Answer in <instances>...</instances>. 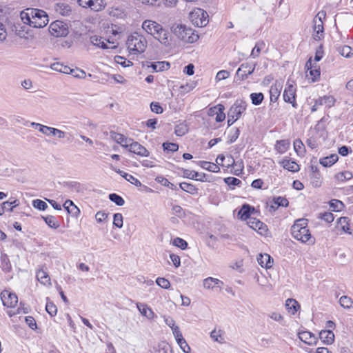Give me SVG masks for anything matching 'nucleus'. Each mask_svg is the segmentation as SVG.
Masks as SVG:
<instances>
[{
	"instance_id": "1",
	"label": "nucleus",
	"mask_w": 353,
	"mask_h": 353,
	"mask_svg": "<svg viewBox=\"0 0 353 353\" xmlns=\"http://www.w3.org/2000/svg\"><path fill=\"white\" fill-rule=\"evenodd\" d=\"M142 28L148 34L158 40L162 45L165 46L170 45V34L169 31L164 28L160 23L152 20L147 19L143 22Z\"/></svg>"
},
{
	"instance_id": "2",
	"label": "nucleus",
	"mask_w": 353,
	"mask_h": 353,
	"mask_svg": "<svg viewBox=\"0 0 353 353\" xmlns=\"http://www.w3.org/2000/svg\"><path fill=\"white\" fill-rule=\"evenodd\" d=\"M291 234L296 240L303 243L313 245L315 243V238L311 235L306 219L296 220L291 228Z\"/></svg>"
},
{
	"instance_id": "3",
	"label": "nucleus",
	"mask_w": 353,
	"mask_h": 353,
	"mask_svg": "<svg viewBox=\"0 0 353 353\" xmlns=\"http://www.w3.org/2000/svg\"><path fill=\"white\" fill-rule=\"evenodd\" d=\"M126 46L130 54H138L145 52L148 46V41L143 35L134 32L128 36Z\"/></svg>"
},
{
	"instance_id": "4",
	"label": "nucleus",
	"mask_w": 353,
	"mask_h": 353,
	"mask_svg": "<svg viewBox=\"0 0 353 353\" xmlns=\"http://www.w3.org/2000/svg\"><path fill=\"white\" fill-rule=\"evenodd\" d=\"M173 32L178 39L185 43H192L199 39L198 34L192 28L182 24L174 27Z\"/></svg>"
},
{
	"instance_id": "5",
	"label": "nucleus",
	"mask_w": 353,
	"mask_h": 353,
	"mask_svg": "<svg viewBox=\"0 0 353 353\" xmlns=\"http://www.w3.org/2000/svg\"><path fill=\"white\" fill-rule=\"evenodd\" d=\"M192 23L198 27H204L208 23V14L201 8H195L190 13Z\"/></svg>"
},
{
	"instance_id": "6",
	"label": "nucleus",
	"mask_w": 353,
	"mask_h": 353,
	"mask_svg": "<svg viewBox=\"0 0 353 353\" xmlns=\"http://www.w3.org/2000/svg\"><path fill=\"white\" fill-rule=\"evenodd\" d=\"M30 14V18L32 19L31 26L34 28H43L48 23V17L46 12L43 10L32 8V11Z\"/></svg>"
},
{
	"instance_id": "7",
	"label": "nucleus",
	"mask_w": 353,
	"mask_h": 353,
	"mask_svg": "<svg viewBox=\"0 0 353 353\" xmlns=\"http://www.w3.org/2000/svg\"><path fill=\"white\" fill-rule=\"evenodd\" d=\"M325 12L323 11L319 12L313 20L314 23V34L313 38L315 40H320L324 37V28L323 19L325 17Z\"/></svg>"
},
{
	"instance_id": "8",
	"label": "nucleus",
	"mask_w": 353,
	"mask_h": 353,
	"mask_svg": "<svg viewBox=\"0 0 353 353\" xmlns=\"http://www.w3.org/2000/svg\"><path fill=\"white\" fill-rule=\"evenodd\" d=\"M49 32L55 37H66L69 33L68 25L59 20L52 22L50 25Z\"/></svg>"
},
{
	"instance_id": "9",
	"label": "nucleus",
	"mask_w": 353,
	"mask_h": 353,
	"mask_svg": "<svg viewBox=\"0 0 353 353\" xmlns=\"http://www.w3.org/2000/svg\"><path fill=\"white\" fill-rule=\"evenodd\" d=\"M90 41L94 46L102 49H115L118 46V43L114 40H106L97 35L90 37Z\"/></svg>"
},
{
	"instance_id": "10",
	"label": "nucleus",
	"mask_w": 353,
	"mask_h": 353,
	"mask_svg": "<svg viewBox=\"0 0 353 353\" xmlns=\"http://www.w3.org/2000/svg\"><path fill=\"white\" fill-rule=\"evenodd\" d=\"M306 77L312 82H315L320 78V68L316 63H312V57H310L305 63Z\"/></svg>"
},
{
	"instance_id": "11",
	"label": "nucleus",
	"mask_w": 353,
	"mask_h": 353,
	"mask_svg": "<svg viewBox=\"0 0 353 353\" xmlns=\"http://www.w3.org/2000/svg\"><path fill=\"white\" fill-rule=\"evenodd\" d=\"M336 99L333 96L325 95L323 97H319L314 100V103L311 108V111L314 112L319 109L320 106L325 105V108H330L334 105Z\"/></svg>"
},
{
	"instance_id": "12",
	"label": "nucleus",
	"mask_w": 353,
	"mask_h": 353,
	"mask_svg": "<svg viewBox=\"0 0 353 353\" xmlns=\"http://www.w3.org/2000/svg\"><path fill=\"white\" fill-rule=\"evenodd\" d=\"M283 99L285 102L290 103L294 108L297 107L296 103V88L292 83H288L284 92Z\"/></svg>"
},
{
	"instance_id": "13",
	"label": "nucleus",
	"mask_w": 353,
	"mask_h": 353,
	"mask_svg": "<svg viewBox=\"0 0 353 353\" xmlns=\"http://www.w3.org/2000/svg\"><path fill=\"white\" fill-rule=\"evenodd\" d=\"M246 101L242 99H237L234 103L230 107L229 112L234 117L239 119L241 115L245 112L247 108Z\"/></svg>"
},
{
	"instance_id": "14",
	"label": "nucleus",
	"mask_w": 353,
	"mask_h": 353,
	"mask_svg": "<svg viewBox=\"0 0 353 353\" xmlns=\"http://www.w3.org/2000/svg\"><path fill=\"white\" fill-rule=\"evenodd\" d=\"M1 299L4 306L14 307L18 303V297L14 293L4 290L1 293Z\"/></svg>"
},
{
	"instance_id": "15",
	"label": "nucleus",
	"mask_w": 353,
	"mask_h": 353,
	"mask_svg": "<svg viewBox=\"0 0 353 353\" xmlns=\"http://www.w3.org/2000/svg\"><path fill=\"white\" fill-rule=\"evenodd\" d=\"M254 69L255 65H252L248 63H243L237 70L236 74L237 77L243 81L248 78V75L254 72Z\"/></svg>"
},
{
	"instance_id": "16",
	"label": "nucleus",
	"mask_w": 353,
	"mask_h": 353,
	"mask_svg": "<svg viewBox=\"0 0 353 353\" xmlns=\"http://www.w3.org/2000/svg\"><path fill=\"white\" fill-rule=\"evenodd\" d=\"M128 149L130 152H133L141 157H147L150 155L149 151L144 146L133 140H132V143L130 144Z\"/></svg>"
},
{
	"instance_id": "17",
	"label": "nucleus",
	"mask_w": 353,
	"mask_h": 353,
	"mask_svg": "<svg viewBox=\"0 0 353 353\" xmlns=\"http://www.w3.org/2000/svg\"><path fill=\"white\" fill-rule=\"evenodd\" d=\"M137 307L141 314L148 320H153L157 316L152 309L144 303H137Z\"/></svg>"
},
{
	"instance_id": "18",
	"label": "nucleus",
	"mask_w": 353,
	"mask_h": 353,
	"mask_svg": "<svg viewBox=\"0 0 353 353\" xmlns=\"http://www.w3.org/2000/svg\"><path fill=\"white\" fill-rule=\"evenodd\" d=\"M247 223L250 228L257 231L261 235L265 234L268 230L267 226L256 218L249 219Z\"/></svg>"
},
{
	"instance_id": "19",
	"label": "nucleus",
	"mask_w": 353,
	"mask_h": 353,
	"mask_svg": "<svg viewBox=\"0 0 353 353\" xmlns=\"http://www.w3.org/2000/svg\"><path fill=\"white\" fill-rule=\"evenodd\" d=\"M223 285V281L210 276L203 281V287L207 290H214L216 288H222Z\"/></svg>"
},
{
	"instance_id": "20",
	"label": "nucleus",
	"mask_w": 353,
	"mask_h": 353,
	"mask_svg": "<svg viewBox=\"0 0 353 353\" xmlns=\"http://www.w3.org/2000/svg\"><path fill=\"white\" fill-rule=\"evenodd\" d=\"M299 339L309 345H316L317 343V338L310 332L303 331L298 333Z\"/></svg>"
},
{
	"instance_id": "21",
	"label": "nucleus",
	"mask_w": 353,
	"mask_h": 353,
	"mask_svg": "<svg viewBox=\"0 0 353 353\" xmlns=\"http://www.w3.org/2000/svg\"><path fill=\"white\" fill-rule=\"evenodd\" d=\"M36 278L38 281L46 286H51V280L48 272L43 270V267L39 268L36 272Z\"/></svg>"
},
{
	"instance_id": "22",
	"label": "nucleus",
	"mask_w": 353,
	"mask_h": 353,
	"mask_svg": "<svg viewBox=\"0 0 353 353\" xmlns=\"http://www.w3.org/2000/svg\"><path fill=\"white\" fill-rule=\"evenodd\" d=\"M43 129V134L47 137H57L61 139L65 138L66 135V132L55 128L46 125Z\"/></svg>"
},
{
	"instance_id": "23",
	"label": "nucleus",
	"mask_w": 353,
	"mask_h": 353,
	"mask_svg": "<svg viewBox=\"0 0 353 353\" xmlns=\"http://www.w3.org/2000/svg\"><path fill=\"white\" fill-rule=\"evenodd\" d=\"M112 139L120 144L122 147L128 148L130 144L132 143V139L125 137L123 134L117 132H111Z\"/></svg>"
},
{
	"instance_id": "24",
	"label": "nucleus",
	"mask_w": 353,
	"mask_h": 353,
	"mask_svg": "<svg viewBox=\"0 0 353 353\" xmlns=\"http://www.w3.org/2000/svg\"><path fill=\"white\" fill-rule=\"evenodd\" d=\"M257 261L262 268H270L272 266L273 259L268 254H260L257 256Z\"/></svg>"
},
{
	"instance_id": "25",
	"label": "nucleus",
	"mask_w": 353,
	"mask_h": 353,
	"mask_svg": "<svg viewBox=\"0 0 353 353\" xmlns=\"http://www.w3.org/2000/svg\"><path fill=\"white\" fill-rule=\"evenodd\" d=\"M319 338L322 342L327 345H331L334 341V334L331 330H321Z\"/></svg>"
},
{
	"instance_id": "26",
	"label": "nucleus",
	"mask_w": 353,
	"mask_h": 353,
	"mask_svg": "<svg viewBox=\"0 0 353 353\" xmlns=\"http://www.w3.org/2000/svg\"><path fill=\"white\" fill-rule=\"evenodd\" d=\"M279 163L284 169L292 172H298L300 170L299 165L295 161L290 159H284Z\"/></svg>"
},
{
	"instance_id": "27",
	"label": "nucleus",
	"mask_w": 353,
	"mask_h": 353,
	"mask_svg": "<svg viewBox=\"0 0 353 353\" xmlns=\"http://www.w3.org/2000/svg\"><path fill=\"white\" fill-rule=\"evenodd\" d=\"M282 90V85L280 83L276 82L272 85L270 89V101L276 102L280 96Z\"/></svg>"
},
{
	"instance_id": "28",
	"label": "nucleus",
	"mask_w": 353,
	"mask_h": 353,
	"mask_svg": "<svg viewBox=\"0 0 353 353\" xmlns=\"http://www.w3.org/2000/svg\"><path fill=\"white\" fill-rule=\"evenodd\" d=\"M63 206L68 213L72 214L73 216L77 217L80 214V210L71 200H66Z\"/></svg>"
},
{
	"instance_id": "29",
	"label": "nucleus",
	"mask_w": 353,
	"mask_h": 353,
	"mask_svg": "<svg viewBox=\"0 0 353 353\" xmlns=\"http://www.w3.org/2000/svg\"><path fill=\"white\" fill-rule=\"evenodd\" d=\"M224 105L221 104H219L216 106L210 109L211 114H216V121L217 122L223 121L225 118V114L224 113Z\"/></svg>"
},
{
	"instance_id": "30",
	"label": "nucleus",
	"mask_w": 353,
	"mask_h": 353,
	"mask_svg": "<svg viewBox=\"0 0 353 353\" xmlns=\"http://www.w3.org/2000/svg\"><path fill=\"white\" fill-rule=\"evenodd\" d=\"M339 159L338 154H332L330 156L320 159L319 163L324 167H330L334 165Z\"/></svg>"
},
{
	"instance_id": "31",
	"label": "nucleus",
	"mask_w": 353,
	"mask_h": 353,
	"mask_svg": "<svg viewBox=\"0 0 353 353\" xmlns=\"http://www.w3.org/2000/svg\"><path fill=\"white\" fill-rule=\"evenodd\" d=\"M285 307L288 311L291 314H294L297 310L299 309L300 305L299 303L293 299H288L285 302Z\"/></svg>"
},
{
	"instance_id": "32",
	"label": "nucleus",
	"mask_w": 353,
	"mask_h": 353,
	"mask_svg": "<svg viewBox=\"0 0 353 353\" xmlns=\"http://www.w3.org/2000/svg\"><path fill=\"white\" fill-rule=\"evenodd\" d=\"M290 145V142L289 140H280L276 141L275 149L279 153L283 154L289 149Z\"/></svg>"
},
{
	"instance_id": "33",
	"label": "nucleus",
	"mask_w": 353,
	"mask_h": 353,
	"mask_svg": "<svg viewBox=\"0 0 353 353\" xmlns=\"http://www.w3.org/2000/svg\"><path fill=\"white\" fill-rule=\"evenodd\" d=\"M200 166L206 170L212 172L217 173L220 172V168L216 163L208 162V161H199Z\"/></svg>"
},
{
	"instance_id": "34",
	"label": "nucleus",
	"mask_w": 353,
	"mask_h": 353,
	"mask_svg": "<svg viewBox=\"0 0 353 353\" xmlns=\"http://www.w3.org/2000/svg\"><path fill=\"white\" fill-rule=\"evenodd\" d=\"M55 10L63 16H68L71 12V8L69 5L65 3H59L55 6Z\"/></svg>"
},
{
	"instance_id": "35",
	"label": "nucleus",
	"mask_w": 353,
	"mask_h": 353,
	"mask_svg": "<svg viewBox=\"0 0 353 353\" xmlns=\"http://www.w3.org/2000/svg\"><path fill=\"white\" fill-rule=\"evenodd\" d=\"M352 173L350 171H343L335 174L334 179L338 183H343L352 178Z\"/></svg>"
},
{
	"instance_id": "36",
	"label": "nucleus",
	"mask_w": 353,
	"mask_h": 353,
	"mask_svg": "<svg viewBox=\"0 0 353 353\" xmlns=\"http://www.w3.org/2000/svg\"><path fill=\"white\" fill-rule=\"evenodd\" d=\"M273 204L274 205H272L270 208L275 210L279 206L287 207L289 204V202L286 198L278 196L273 199Z\"/></svg>"
},
{
	"instance_id": "37",
	"label": "nucleus",
	"mask_w": 353,
	"mask_h": 353,
	"mask_svg": "<svg viewBox=\"0 0 353 353\" xmlns=\"http://www.w3.org/2000/svg\"><path fill=\"white\" fill-rule=\"evenodd\" d=\"M170 64L167 61H158L151 65V68L154 72H161L170 68Z\"/></svg>"
},
{
	"instance_id": "38",
	"label": "nucleus",
	"mask_w": 353,
	"mask_h": 353,
	"mask_svg": "<svg viewBox=\"0 0 353 353\" xmlns=\"http://www.w3.org/2000/svg\"><path fill=\"white\" fill-rule=\"evenodd\" d=\"M251 207L249 205L245 204L242 206L241 210L239 212V216L241 217L242 220H249L251 219L250 217L251 212Z\"/></svg>"
},
{
	"instance_id": "39",
	"label": "nucleus",
	"mask_w": 353,
	"mask_h": 353,
	"mask_svg": "<svg viewBox=\"0 0 353 353\" xmlns=\"http://www.w3.org/2000/svg\"><path fill=\"white\" fill-rule=\"evenodd\" d=\"M339 226L341 228V229L349 234H352V232L350 231V223H349V219L347 217H341L339 218L338 221Z\"/></svg>"
},
{
	"instance_id": "40",
	"label": "nucleus",
	"mask_w": 353,
	"mask_h": 353,
	"mask_svg": "<svg viewBox=\"0 0 353 353\" xmlns=\"http://www.w3.org/2000/svg\"><path fill=\"white\" fill-rule=\"evenodd\" d=\"M8 204H13V206L8 209L9 211L12 212L13 208L19 205V202L18 200L14 199L13 201H5L2 204H0V215H3L4 214L6 210L7 209V205Z\"/></svg>"
},
{
	"instance_id": "41",
	"label": "nucleus",
	"mask_w": 353,
	"mask_h": 353,
	"mask_svg": "<svg viewBox=\"0 0 353 353\" xmlns=\"http://www.w3.org/2000/svg\"><path fill=\"white\" fill-rule=\"evenodd\" d=\"M339 303L341 307L345 309H350L353 306L352 299L347 296H342L339 299Z\"/></svg>"
},
{
	"instance_id": "42",
	"label": "nucleus",
	"mask_w": 353,
	"mask_h": 353,
	"mask_svg": "<svg viewBox=\"0 0 353 353\" xmlns=\"http://www.w3.org/2000/svg\"><path fill=\"white\" fill-rule=\"evenodd\" d=\"M105 3L103 0H92L90 9L94 11H100L105 8Z\"/></svg>"
},
{
	"instance_id": "43",
	"label": "nucleus",
	"mask_w": 353,
	"mask_h": 353,
	"mask_svg": "<svg viewBox=\"0 0 353 353\" xmlns=\"http://www.w3.org/2000/svg\"><path fill=\"white\" fill-rule=\"evenodd\" d=\"M294 149L298 155H303L305 153V148L301 139H296L294 141Z\"/></svg>"
},
{
	"instance_id": "44",
	"label": "nucleus",
	"mask_w": 353,
	"mask_h": 353,
	"mask_svg": "<svg viewBox=\"0 0 353 353\" xmlns=\"http://www.w3.org/2000/svg\"><path fill=\"white\" fill-rule=\"evenodd\" d=\"M180 188L192 194H194L196 192L197 189L195 188V186L191 183H186V182H182L179 184Z\"/></svg>"
},
{
	"instance_id": "45",
	"label": "nucleus",
	"mask_w": 353,
	"mask_h": 353,
	"mask_svg": "<svg viewBox=\"0 0 353 353\" xmlns=\"http://www.w3.org/2000/svg\"><path fill=\"white\" fill-rule=\"evenodd\" d=\"M250 99H251L252 104H254L255 105H258L262 103V101L264 99V96H263V93H261V92L252 93L250 94Z\"/></svg>"
},
{
	"instance_id": "46",
	"label": "nucleus",
	"mask_w": 353,
	"mask_h": 353,
	"mask_svg": "<svg viewBox=\"0 0 353 353\" xmlns=\"http://www.w3.org/2000/svg\"><path fill=\"white\" fill-rule=\"evenodd\" d=\"M43 218L46 223L49 227L56 229L59 226V224L54 216L50 215Z\"/></svg>"
},
{
	"instance_id": "47",
	"label": "nucleus",
	"mask_w": 353,
	"mask_h": 353,
	"mask_svg": "<svg viewBox=\"0 0 353 353\" xmlns=\"http://www.w3.org/2000/svg\"><path fill=\"white\" fill-rule=\"evenodd\" d=\"M265 47V43L263 41L257 42L252 50L251 56L256 58L259 56L261 50Z\"/></svg>"
},
{
	"instance_id": "48",
	"label": "nucleus",
	"mask_w": 353,
	"mask_h": 353,
	"mask_svg": "<svg viewBox=\"0 0 353 353\" xmlns=\"http://www.w3.org/2000/svg\"><path fill=\"white\" fill-rule=\"evenodd\" d=\"M172 214L181 219L185 216V210L177 205H173L172 208Z\"/></svg>"
},
{
	"instance_id": "49",
	"label": "nucleus",
	"mask_w": 353,
	"mask_h": 353,
	"mask_svg": "<svg viewBox=\"0 0 353 353\" xmlns=\"http://www.w3.org/2000/svg\"><path fill=\"white\" fill-rule=\"evenodd\" d=\"M109 199L119 206H122L125 203L124 199L119 195L112 193L109 195Z\"/></svg>"
},
{
	"instance_id": "50",
	"label": "nucleus",
	"mask_w": 353,
	"mask_h": 353,
	"mask_svg": "<svg viewBox=\"0 0 353 353\" xmlns=\"http://www.w3.org/2000/svg\"><path fill=\"white\" fill-rule=\"evenodd\" d=\"M32 9H27L26 11H23L21 12V18L24 23L32 25V19L30 18V14Z\"/></svg>"
},
{
	"instance_id": "51",
	"label": "nucleus",
	"mask_w": 353,
	"mask_h": 353,
	"mask_svg": "<svg viewBox=\"0 0 353 353\" xmlns=\"http://www.w3.org/2000/svg\"><path fill=\"white\" fill-rule=\"evenodd\" d=\"M46 310L51 316H54L57 312V307L53 303L48 301L46 305Z\"/></svg>"
},
{
	"instance_id": "52",
	"label": "nucleus",
	"mask_w": 353,
	"mask_h": 353,
	"mask_svg": "<svg viewBox=\"0 0 353 353\" xmlns=\"http://www.w3.org/2000/svg\"><path fill=\"white\" fill-rule=\"evenodd\" d=\"M183 175L184 176L191 179H195L201 181H204V180L202 178H197V175H199V172L195 171H192L189 170H185L183 171Z\"/></svg>"
},
{
	"instance_id": "53",
	"label": "nucleus",
	"mask_w": 353,
	"mask_h": 353,
	"mask_svg": "<svg viewBox=\"0 0 353 353\" xmlns=\"http://www.w3.org/2000/svg\"><path fill=\"white\" fill-rule=\"evenodd\" d=\"M32 205L34 208H35L39 210H45L48 208L47 203L41 199L33 200Z\"/></svg>"
},
{
	"instance_id": "54",
	"label": "nucleus",
	"mask_w": 353,
	"mask_h": 353,
	"mask_svg": "<svg viewBox=\"0 0 353 353\" xmlns=\"http://www.w3.org/2000/svg\"><path fill=\"white\" fill-rule=\"evenodd\" d=\"M225 183L230 187L234 188V186L239 185L241 183V181L237 178L229 176L224 179Z\"/></svg>"
},
{
	"instance_id": "55",
	"label": "nucleus",
	"mask_w": 353,
	"mask_h": 353,
	"mask_svg": "<svg viewBox=\"0 0 353 353\" xmlns=\"http://www.w3.org/2000/svg\"><path fill=\"white\" fill-rule=\"evenodd\" d=\"M115 61L124 68L132 66L133 64L132 61L127 60L125 58L121 56L115 57Z\"/></svg>"
},
{
	"instance_id": "56",
	"label": "nucleus",
	"mask_w": 353,
	"mask_h": 353,
	"mask_svg": "<svg viewBox=\"0 0 353 353\" xmlns=\"http://www.w3.org/2000/svg\"><path fill=\"white\" fill-rule=\"evenodd\" d=\"M123 216L120 213H116L114 214L113 217V224L114 226L119 228H121L123 227Z\"/></svg>"
},
{
	"instance_id": "57",
	"label": "nucleus",
	"mask_w": 353,
	"mask_h": 353,
	"mask_svg": "<svg viewBox=\"0 0 353 353\" xmlns=\"http://www.w3.org/2000/svg\"><path fill=\"white\" fill-rule=\"evenodd\" d=\"M330 206L332 210L338 212L343 208V203L339 200L333 199L330 202Z\"/></svg>"
},
{
	"instance_id": "58",
	"label": "nucleus",
	"mask_w": 353,
	"mask_h": 353,
	"mask_svg": "<svg viewBox=\"0 0 353 353\" xmlns=\"http://www.w3.org/2000/svg\"><path fill=\"white\" fill-rule=\"evenodd\" d=\"M174 246H176L182 250L186 249L188 246L187 242L181 238L176 237L173 240L172 242Z\"/></svg>"
},
{
	"instance_id": "59",
	"label": "nucleus",
	"mask_w": 353,
	"mask_h": 353,
	"mask_svg": "<svg viewBox=\"0 0 353 353\" xmlns=\"http://www.w3.org/2000/svg\"><path fill=\"white\" fill-rule=\"evenodd\" d=\"M125 175L123 176V178L129 181L130 183H131L132 184L137 186V187H139V186H141L142 184L141 183V181L135 178L134 176H133L132 175L130 174H124Z\"/></svg>"
},
{
	"instance_id": "60",
	"label": "nucleus",
	"mask_w": 353,
	"mask_h": 353,
	"mask_svg": "<svg viewBox=\"0 0 353 353\" xmlns=\"http://www.w3.org/2000/svg\"><path fill=\"white\" fill-rule=\"evenodd\" d=\"M156 283L159 287H161L163 289H169L170 287V281L165 278H162V277L157 278L156 280Z\"/></svg>"
},
{
	"instance_id": "61",
	"label": "nucleus",
	"mask_w": 353,
	"mask_h": 353,
	"mask_svg": "<svg viewBox=\"0 0 353 353\" xmlns=\"http://www.w3.org/2000/svg\"><path fill=\"white\" fill-rule=\"evenodd\" d=\"M319 218L324 220L327 223H331L334 221V217L332 212H325L323 213H320L319 214Z\"/></svg>"
},
{
	"instance_id": "62",
	"label": "nucleus",
	"mask_w": 353,
	"mask_h": 353,
	"mask_svg": "<svg viewBox=\"0 0 353 353\" xmlns=\"http://www.w3.org/2000/svg\"><path fill=\"white\" fill-rule=\"evenodd\" d=\"M340 54L345 57H350L352 52V48L348 46H343L338 48Z\"/></svg>"
},
{
	"instance_id": "63",
	"label": "nucleus",
	"mask_w": 353,
	"mask_h": 353,
	"mask_svg": "<svg viewBox=\"0 0 353 353\" xmlns=\"http://www.w3.org/2000/svg\"><path fill=\"white\" fill-rule=\"evenodd\" d=\"M210 337L214 341H216V342H219V343H223V337L222 336V333L220 330H213L211 333H210Z\"/></svg>"
},
{
	"instance_id": "64",
	"label": "nucleus",
	"mask_w": 353,
	"mask_h": 353,
	"mask_svg": "<svg viewBox=\"0 0 353 353\" xmlns=\"http://www.w3.org/2000/svg\"><path fill=\"white\" fill-rule=\"evenodd\" d=\"M188 132V128L186 125L180 124L176 126L174 133L176 136H183Z\"/></svg>"
}]
</instances>
